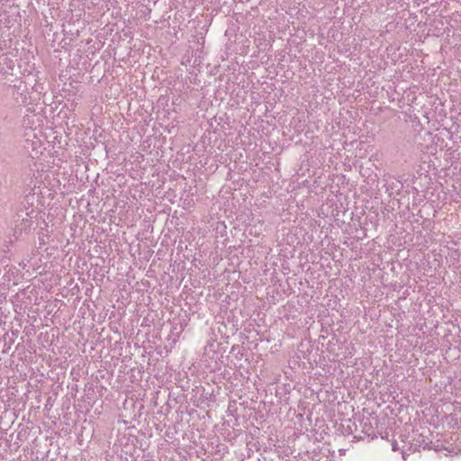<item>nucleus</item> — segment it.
Instances as JSON below:
<instances>
[{"instance_id": "nucleus-1", "label": "nucleus", "mask_w": 461, "mask_h": 461, "mask_svg": "<svg viewBox=\"0 0 461 461\" xmlns=\"http://www.w3.org/2000/svg\"><path fill=\"white\" fill-rule=\"evenodd\" d=\"M14 67V60L11 59L8 55L4 54L0 56V69L4 74H8L11 70H13Z\"/></svg>"}, {"instance_id": "nucleus-2", "label": "nucleus", "mask_w": 461, "mask_h": 461, "mask_svg": "<svg viewBox=\"0 0 461 461\" xmlns=\"http://www.w3.org/2000/svg\"><path fill=\"white\" fill-rule=\"evenodd\" d=\"M32 225V217L30 216L29 213H27V218H23L19 225H17L15 232H20V234L23 231H26L31 229Z\"/></svg>"}, {"instance_id": "nucleus-3", "label": "nucleus", "mask_w": 461, "mask_h": 461, "mask_svg": "<svg viewBox=\"0 0 461 461\" xmlns=\"http://www.w3.org/2000/svg\"><path fill=\"white\" fill-rule=\"evenodd\" d=\"M46 238H47V236L45 234H43V233L39 234V238L38 239H39V245H40V247H41V246L46 244Z\"/></svg>"}]
</instances>
